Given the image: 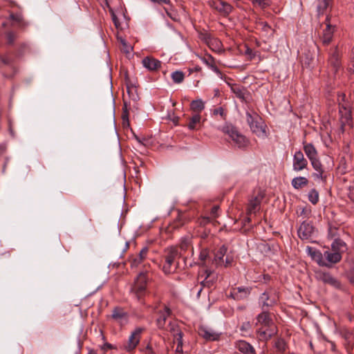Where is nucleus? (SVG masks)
<instances>
[{
  "label": "nucleus",
  "mask_w": 354,
  "mask_h": 354,
  "mask_svg": "<svg viewBox=\"0 0 354 354\" xmlns=\"http://www.w3.org/2000/svg\"><path fill=\"white\" fill-rule=\"evenodd\" d=\"M263 198V194L261 193H258L257 195L252 196L249 200L247 207L248 217L245 219L246 222L249 223L250 221V216H252V214L255 215L260 210Z\"/></svg>",
  "instance_id": "obj_3"
},
{
  "label": "nucleus",
  "mask_w": 354,
  "mask_h": 354,
  "mask_svg": "<svg viewBox=\"0 0 354 354\" xmlns=\"http://www.w3.org/2000/svg\"><path fill=\"white\" fill-rule=\"evenodd\" d=\"M268 299V295L266 294V293H263L261 297V299L263 301V306H270L272 305L273 303H270V304H268V303H266L264 301L265 299Z\"/></svg>",
  "instance_id": "obj_50"
},
{
  "label": "nucleus",
  "mask_w": 354,
  "mask_h": 354,
  "mask_svg": "<svg viewBox=\"0 0 354 354\" xmlns=\"http://www.w3.org/2000/svg\"><path fill=\"white\" fill-rule=\"evenodd\" d=\"M200 59L209 68L214 71L218 77H221V72L216 66L215 60L212 55H206L204 57H201Z\"/></svg>",
  "instance_id": "obj_12"
},
{
  "label": "nucleus",
  "mask_w": 354,
  "mask_h": 354,
  "mask_svg": "<svg viewBox=\"0 0 354 354\" xmlns=\"http://www.w3.org/2000/svg\"><path fill=\"white\" fill-rule=\"evenodd\" d=\"M335 28V26L330 25L328 17H327L326 26V28L323 30V35L322 37V39L324 44H328L331 41Z\"/></svg>",
  "instance_id": "obj_14"
},
{
  "label": "nucleus",
  "mask_w": 354,
  "mask_h": 354,
  "mask_svg": "<svg viewBox=\"0 0 354 354\" xmlns=\"http://www.w3.org/2000/svg\"><path fill=\"white\" fill-rule=\"evenodd\" d=\"M315 277L317 280L321 281L325 283L336 286L337 281L328 273L321 270L315 272Z\"/></svg>",
  "instance_id": "obj_15"
},
{
  "label": "nucleus",
  "mask_w": 354,
  "mask_h": 354,
  "mask_svg": "<svg viewBox=\"0 0 354 354\" xmlns=\"http://www.w3.org/2000/svg\"><path fill=\"white\" fill-rule=\"evenodd\" d=\"M324 256L326 258V259L327 260V262H326L328 264L327 266H328L329 264L336 263L339 262L342 259V255L340 254V253L339 252H337L336 250H335L334 252L326 251L324 253Z\"/></svg>",
  "instance_id": "obj_19"
},
{
  "label": "nucleus",
  "mask_w": 354,
  "mask_h": 354,
  "mask_svg": "<svg viewBox=\"0 0 354 354\" xmlns=\"http://www.w3.org/2000/svg\"><path fill=\"white\" fill-rule=\"evenodd\" d=\"M245 53L249 57L250 59H253L255 57V53L250 48H247Z\"/></svg>",
  "instance_id": "obj_48"
},
{
  "label": "nucleus",
  "mask_w": 354,
  "mask_h": 354,
  "mask_svg": "<svg viewBox=\"0 0 354 354\" xmlns=\"http://www.w3.org/2000/svg\"><path fill=\"white\" fill-rule=\"evenodd\" d=\"M209 258V252L207 249H203L199 254V262L198 264L201 266L206 265V261Z\"/></svg>",
  "instance_id": "obj_36"
},
{
  "label": "nucleus",
  "mask_w": 354,
  "mask_h": 354,
  "mask_svg": "<svg viewBox=\"0 0 354 354\" xmlns=\"http://www.w3.org/2000/svg\"><path fill=\"white\" fill-rule=\"evenodd\" d=\"M201 123V117L199 113H196L189 119L187 128L189 130H198Z\"/></svg>",
  "instance_id": "obj_22"
},
{
  "label": "nucleus",
  "mask_w": 354,
  "mask_h": 354,
  "mask_svg": "<svg viewBox=\"0 0 354 354\" xmlns=\"http://www.w3.org/2000/svg\"><path fill=\"white\" fill-rule=\"evenodd\" d=\"M141 262H139V257L135 258L132 263H131V266H137L138 264H140Z\"/></svg>",
  "instance_id": "obj_52"
},
{
  "label": "nucleus",
  "mask_w": 354,
  "mask_h": 354,
  "mask_svg": "<svg viewBox=\"0 0 354 354\" xmlns=\"http://www.w3.org/2000/svg\"><path fill=\"white\" fill-rule=\"evenodd\" d=\"M308 200L313 204H316L319 201V193L315 189H312L308 193Z\"/></svg>",
  "instance_id": "obj_35"
},
{
  "label": "nucleus",
  "mask_w": 354,
  "mask_h": 354,
  "mask_svg": "<svg viewBox=\"0 0 354 354\" xmlns=\"http://www.w3.org/2000/svg\"><path fill=\"white\" fill-rule=\"evenodd\" d=\"M331 0H321L317 5V12L319 15L323 14L326 8L330 5Z\"/></svg>",
  "instance_id": "obj_31"
},
{
  "label": "nucleus",
  "mask_w": 354,
  "mask_h": 354,
  "mask_svg": "<svg viewBox=\"0 0 354 354\" xmlns=\"http://www.w3.org/2000/svg\"><path fill=\"white\" fill-rule=\"evenodd\" d=\"M306 250L308 254L310 256L312 259L315 261L319 266H328V264L323 259V255L321 252L309 246L306 248Z\"/></svg>",
  "instance_id": "obj_11"
},
{
  "label": "nucleus",
  "mask_w": 354,
  "mask_h": 354,
  "mask_svg": "<svg viewBox=\"0 0 354 354\" xmlns=\"http://www.w3.org/2000/svg\"><path fill=\"white\" fill-rule=\"evenodd\" d=\"M8 39L10 43H12L15 39V36L12 33H8Z\"/></svg>",
  "instance_id": "obj_54"
},
{
  "label": "nucleus",
  "mask_w": 354,
  "mask_h": 354,
  "mask_svg": "<svg viewBox=\"0 0 354 354\" xmlns=\"http://www.w3.org/2000/svg\"><path fill=\"white\" fill-rule=\"evenodd\" d=\"M148 249L147 248H144L142 249V250L140 252L139 254V262H141L143 259L145 258L147 253Z\"/></svg>",
  "instance_id": "obj_46"
},
{
  "label": "nucleus",
  "mask_w": 354,
  "mask_h": 354,
  "mask_svg": "<svg viewBox=\"0 0 354 354\" xmlns=\"http://www.w3.org/2000/svg\"><path fill=\"white\" fill-rule=\"evenodd\" d=\"M216 0H213V1H209V6H210L212 8H214V9L217 10V6H218V4H217V3H216Z\"/></svg>",
  "instance_id": "obj_53"
},
{
  "label": "nucleus",
  "mask_w": 354,
  "mask_h": 354,
  "mask_svg": "<svg viewBox=\"0 0 354 354\" xmlns=\"http://www.w3.org/2000/svg\"><path fill=\"white\" fill-rule=\"evenodd\" d=\"M170 315V309L165 306L162 311L160 312V315L157 319V325L159 328H162L165 325L167 317Z\"/></svg>",
  "instance_id": "obj_26"
},
{
  "label": "nucleus",
  "mask_w": 354,
  "mask_h": 354,
  "mask_svg": "<svg viewBox=\"0 0 354 354\" xmlns=\"http://www.w3.org/2000/svg\"><path fill=\"white\" fill-rule=\"evenodd\" d=\"M237 292H234L236 299L245 297L250 294V289L248 288L239 287L236 288Z\"/></svg>",
  "instance_id": "obj_33"
},
{
  "label": "nucleus",
  "mask_w": 354,
  "mask_h": 354,
  "mask_svg": "<svg viewBox=\"0 0 354 354\" xmlns=\"http://www.w3.org/2000/svg\"><path fill=\"white\" fill-rule=\"evenodd\" d=\"M238 349L245 354H254V348L245 341L241 340L237 343Z\"/></svg>",
  "instance_id": "obj_24"
},
{
  "label": "nucleus",
  "mask_w": 354,
  "mask_h": 354,
  "mask_svg": "<svg viewBox=\"0 0 354 354\" xmlns=\"http://www.w3.org/2000/svg\"><path fill=\"white\" fill-rule=\"evenodd\" d=\"M169 326L170 331L173 333V335H174V338L176 339V337H177V333H178L177 332V328L179 330H180L179 329V327L178 326V325H176L175 324H171V323L169 324Z\"/></svg>",
  "instance_id": "obj_44"
},
{
  "label": "nucleus",
  "mask_w": 354,
  "mask_h": 354,
  "mask_svg": "<svg viewBox=\"0 0 354 354\" xmlns=\"http://www.w3.org/2000/svg\"><path fill=\"white\" fill-rule=\"evenodd\" d=\"M274 348L279 353H283L286 349L285 341L282 339H278L274 342Z\"/></svg>",
  "instance_id": "obj_38"
},
{
  "label": "nucleus",
  "mask_w": 354,
  "mask_h": 354,
  "mask_svg": "<svg viewBox=\"0 0 354 354\" xmlns=\"http://www.w3.org/2000/svg\"><path fill=\"white\" fill-rule=\"evenodd\" d=\"M151 348H149V346H147V347L146 348V351H147L149 353H151Z\"/></svg>",
  "instance_id": "obj_59"
},
{
  "label": "nucleus",
  "mask_w": 354,
  "mask_h": 354,
  "mask_svg": "<svg viewBox=\"0 0 354 354\" xmlns=\"http://www.w3.org/2000/svg\"><path fill=\"white\" fill-rule=\"evenodd\" d=\"M350 71H351V72L354 73V62H353L352 66L350 67Z\"/></svg>",
  "instance_id": "obj_58"
},
{
  "label": "nucleus",
  "mask_w": 354,
  "mask_h": 354,
  "mask_svg": "<svg viewBox=\"0 0 354 354\" xmlns=\"http://www.w3.org/2000/svg\"><path fill=\"white\" fill-rule=\"evenodd\" d=\"M333 250L336 251L342 250L345 248V243L340 239H335L331 244Z\"/></svg>",
  "instance_id": "obj_37"
},
{
  "label": "nucleus",
  "mask_w": 354,
  "mask_h": 354,
  "mask_svg": "<svg viewBox=\"0 0 354 354\" xmlns=\"http://www.w3.org/2000/svg\"><path fill=\"white\" fill-rule=\"evenodd\" d=\"M171 78L175 83H181L185 77L184 73L180 71H176L171 73Z\"/></svg>",
  "instance_id": "obj_34"
},
{
  "label": "nucleus",
  "mask_w": 354,
  "mask_h": 354,
  "mask_svg": "<svg viewBox=\"0 0 354 354\" xmlns=\"http://www.w3.org/2000/svg\"><path fill=\"white\" fill-rule=\"evenodd\" d=\"M250 328V324L249 322H246L245 324H243V326H241V330H247V329H249Z\"/></svg>",
  "instance_id": "obj_55"
},
{
  "label": "nucleus",
  "mask_w": 354,
  "mask_h": 354,
  "mask_svg": "<svg viewBox=\"0 0 354 354\" xmlns=\"http://www.w3.org/2000/svg\"><path fill=\"white\" fill-rule=\"evenodd\" d=\"M142 64L145 68L151 71H156L161 66V62L152 57H145L142 60Z\"/></svg>",
  "instance_id": "obj_10"
},
{
  "label": "nucleus",
  "mask_w": 354,
  "mask_h": 354,
  "mask_svg": "<svg viewBox=\"0 0 354 354\" xmlns=\"http://www.w3.org/2000/svg\"><path fill=\"white\" fill-rule=\"evenodd\" d=\"M147 277L145 273H140L134 282L133 290L137 292H143L147 286Z\"/></svg>",
  "instance_id": "obj_13"
},
{
  "label": "nucleus",
  "mask_w": 354,
  "mask_h": 354,
  "mask_svg": "<svg viewBox=\"0 0 354 354\" xmlns=\"http://www.w3.org/2000/svg\"><path fill=\"white\" fill-rule=\"evenodd\" d=\"M349 196L353 201H354V188L350 189Z\"/></svg>",
  "instance_id": "obj_56"
},
{
  "label": "nucleus",
  "mask_w": 354,
  "mask_h": 354,
  "mask_svg": "<svg viewBox=\"0 0 354 354\" xmlns=\"http://www.w3.org/2000/svg\"><path fill=\"white\" fill-rule=\"evenodd\" d=\"M143 331V328L140 327L136 328L130 335L128 339L127 344L124 346V348L127 351L133 350L140 340V335Z\"/></svg>",
  "instance_id": "obj_5"
},
{
  "label": "nucleus",
  "mask_w": 354,
  "mask_h": 354,
  "mask_svg": "<svg viewBox=\"0 0 354 354\" xmlns=\"http://www.w3.org/2000/svg\"><path fill=\"white\" fill-rule=\"evenodd\" d=\"M177 332H178L177 337L175 339V341H176V343H177L176 352L178 353H183V334H182V332L180 330H179L178 328H177Z\"/></svg>",
  "instance_id": "obj_30"
},
{
  "label": "nucleus",
  "mask_w": 354,
  "mask_h": 354,
  "mask_svg": "<svg viewBox=\"0 0 354 354\" xmlns=\"http://www.w3.org/2000/svg\"><path fill=\"white\" fill-rule=\"evenodd\" d=\"M216 3L218 4L217 6V10L219 12L228 14L232 11V6L230 4L221 0H216Z\"/></svg>",
  "instance_id": "obj_29"
},
{
  "label": "nucleus",
  "mask_w": 354,
  "mask_h": 354,
  "mask_svg": "<svg viewBox=\"0 0 354 354\" xmlns=\"http://www.w3.org/2000/svg\"><path fill=\"white\" fill-rule=\"evenodd\" d=\"M277 333L275 325H270V327L261 326L257 331L258 337L261 341H267Z\"/></svg>",
  "instance_id": "obj_7"
},
{
  "label": "nucleus",
  "mask_w": 354,
  "mask_h": 354,
  "mask_svg": "<svg viewBox=\"0 0 354 354\" xmlns=\"http://www.w3.org/2000/svg\"><path fill=\"white\" fill-rule=\"evenodd\" d=\"M226 252L227 248L225 246H222L216 252L213 261V263H215L216 266H221V263H223V259Z\"/></svg>",
  "instance_id": "obj_23"
},
{
  "label": "nucleus",
  "mask_w": 354,
  "mask_h": 354,
  "mask_svg": "<svg viewBox=\"0 0 354 354\" xmlns=\"http://www.w3.org/2000/svg\"><path fill=\"white\" fill-rule=\"evenodd\" d=\"M314 227L308 222H303L299 226L297 233L300 239L303 240H308L313 238L315 234Z\"/></svg>",
  "instance_id": "obj_4"
},
{
  "label": "nucleus",
  "mask_w": 354,
  "mask_h": 354,
  "mask_svg": "<svg viewBox=\"0 0 354 354\" xmlns=\"http://www.w3.org/2000/svg\"><path fill=\"white\" fill-rule=\"evenodd\" d=\"M257 324L261 326L270 327V325H275L270 319L269 315L265 312L259 314L257 317Z\"/></svg>",
  "instance_id": "obj_21"
},
{
  "label": "nucleus",
  "mask_w": 354,
  "mask_h": 354,
  "mask_svg": "<svg viewBox=\"0 0 354 354\" xmlns=\"http://www.w3.org/2000/svg\"><path fill=\"white\" fill-rule=\"evenodd\" d=\"M246 120L252 131L258 137L266 138L267 136L266 126L258 115H252L250 113H247Z\"/></svg>",
  "instance_id": "obj_1"
},
{
  "label": "nucleus",
  "mask_w": 354,
  "mask_h": 354,
  "mask_svg": "<svg viewBox=\"0 0 354 354\" xmlns=\"http://www.w3.org/2000/svg\"><path fill=\"white\" fill-rule=\"evenodd\" d=\"M304 151L309 160L318 158L317 151L311 143L304 144Z\"/></svg>",
  "instance_id": "obj_20"
},
{
  "label": "nucleus",
  "mask_w": 354,
  "mask_h": 354,
  "mask_svg": "<svg viewBox=\"0 0 354 354\" xmlns=\"http://www.w3.org/2000/svg\"><path fill=\"white\" fill-rule=\"evenodd\" d=\"M219 209V207L217 206V205H215L212 208V210H211V214H212V216L214 217V218H216L218 216V211Z\"/></svg>",
  "instance_id": "obj_47"
},
{
  "label": "nucleus",
  "mask_w": 354,
  "mask_h": 354,
  "mask_svg": "<svg viewBox=\"0 0 354 354\" xmlns=\"http://www.w3.org/2000/svg\"><path fill=\"white\" fill-rule=\"evenodd\" d=\"M233 259L232 257L226 256L225 259H223V263H221V266L227 267L232 264Z\"/></svg>",
  "instance_id": "obj_45"
},
{
  "label": "nucleus",
  "mask_w": 354,
  "mask_h": 354,
  "mask_svg": "<svg viewBox=\"0 0 354 354\" xmlns=\"http://www.w3.org/2000/svg\"><path fill=\"white\" fill-rule=\"evenodd\" d=\"M165 255V261L168 264H173L176 266V259L179 257L180 254L178 250L174 247H171L167 249Z\"/></svg>",
  "instance_id": "obj_16"
},
{
  "label": "nucleus",
  "mask_w": 354,
  "mask_h": 354,
  "mask_svg": "<svg viewBox=\"0 0 354 354\" xmlns=\"http://www.w3.org/2000/svg\"><path fill=\"white\" fill-rule=\"evenodd\" d=\"M111 348L112 345L109 343H104L101 347L102 350H103L104 351H106L108 349H111Z\"/></svg>",
  "instance_id": "obj_51"
},
{
  "label": "nucleus",
  "mask_w": 354,
  "mask_h": 354,
  "mask_svg": "<svg viewBox=\"0 0 354 354\" xmlns=\"http://www.w3.org/2000/svg\"><path fill=\"white\" fill-rule=\"evenodd\" d=\"M339 53H337V50L335 49L329 57V62L335 68H337L339 65Z\"/></svg>",
  "instance_id": "obj_32"
},
{
  "label": "nucleus",
  "mask_w": 354,
  "mask_h": 354,
  "mask_svg": "<svg viewBox=\"0 0 354 354\" xmlns=\"http://www.w3.org/2000/svg\"><path fill=\"white\" fill-rule=\"evenodd\" d=\"M118 40L122 46V50L126 53H129L133 50V47L128 44L127 41L122 37H118Z\"/></svg>",
  "instance_id": "obj_39"
},
{
  "label": "nucleus",
  "mask_w": 354,
  "mask_h": 354,
  "mask_svg": "<svg viewBox=\"0 0 354 354\" xmlns=\"http://www.w3.org/2000/svg\"><path fill=\"white\" fill-rule=\"evenodd\" d=\"M224 133L228 135L234 145L238 147H245L248 144L247 138L241 134L233 126L226 124L221 128H218Z\"/></svg>",
  "instance_id": "obj_2"
},
{
  "label": "nucleus",
  "mask_w": 354,
  "mask_h": 354,
  "mask_svg": "<svg viewBox=\"0 0 354 354\" xmlns=\"http://www.w3.org/2000/svg\"><path fill=\"white\" fill-rule=\"evenodd\" d=\"M308 165L307 160L304 158L303 153L301 151H297L292 160V167L296 171H299L304 169Z\"/></svg>",
  "instance_id": "obj_6"
},
{
  "label": "nucleus",
  "mask_w": 354,
  "mask_h": 354,
  "mask_svg": "<svg viewBox=\"0 0 354 354\" xmlns=\"http://www.w3.org/2000/svg\"><path fill=\"white\" fill-rule=\"evenodd\" d=\"M205 101H203L202 99H196L191 102L190 109L193 111L197 112L198 113L205 109Z\"/></svg>",
  "instance_id": "obj_27"
},
{
  "label": "nucleus",
  "mask_w": 354,
  "mask_h": 354,
  "mask_svg": "<svg viewBox=\"0 0 354 354\" xmlns=\"http://www.w3.org/2000/svg\"><path fill=\"white\" fill-rule=\"evenodd\" d=\"M206 273H207V277H209L210 274V272L206 270Z\"/></svg>",
  "instance_id": "obj_60"
},
{
  "label": "nucleus",
  "mask_w": 354,
  "mask_h": 354,
  "mask_svg": "<svg viewBox=\"0 0 354 354\" xmlns=\"http://www.w3.org/2000/svg\"><path fill=\"white\" fill-rule=\"evenodd\" d=\"M269 0H252V3L255 6H259L260 8H266L269 5Z\"/></svg>",
  "instance_id": "obj_40"
},
{
  "label": "nucleus",
  "mask_w": 354,
  "mask_h": 354,
  "mask_svg": "<svg viewBox=\"0 0 354 354\" xmlns=\"http://www.w3.org/2000/svg\"><path fill=\"white\" fill-rule=\"evenodd\" d=\"M310 161L311 165L313 166L314 169L316 171V173L314 174L315 178H316L317 179L323 180L324 170L322 169V165L320 160H319V158H315Z\"/></svg>",
  "instance_id": "obj_18"
},
{
  "label": "nucleus",
  "mask_w": 354,
  "mask_h": 354,
  "mask_svg": "<svg viewBox=\"0 0 354 354\" xmlns=\"http://www.w3.org/2000/svg\"><path fill=\"white\" fill-rule=\"evenodd\" d=\"M112 317L120 325H125L129 320L128 314L123 309L120 308H114Z\"/></svg>",
  "instance_id": "obj_9"
},
{
  "label": "nucleus",
  "mask_w": 354,
  "mask_h": 354,
  "mask_svg": "<svg viewBox=\"0 0 354 354\" xmlns=\"http://www.w3.org/2000/svg\"><path fill=\"white\" fill-rule=\"evenodd\" d=\"M339 115H340L341 129H342V131H344L346 126L351 127V124H352L351 111L348 108H346L345 106H342L339 108Z\"/></svg>",
  "instance_id": "obj_8"
},
{
  "label": "nucleus",
  "mask_w": 354,
  "mask_h": 354,
  "mask_svg": "<svg viewBox=\"0 0 354 354\" xmlns=\"http://www.w3.org/2000/svg\"><path fill=\"white\" fill-rule=\"evenodd\" d=\"M112 18H113V21L115 26L118 27V20H117V18H116V17H115V15L114 14L113 15Z\"/></svg>",
  "instance_id": "obj_57"
},
{
  "label": "nucleus",
  "mask_w": 354,
  "mask_h": 354,
  "mask_svg": "<svg viewBox=\"0 0 354 354\" xmlns=\"http://www.w3.org/2000/svg\"><path fill=\"white\" fill-rule=\"evenodd\" d=\"M198 333L200 335L207 340H216L218 337V334L211 328L205 326H201Z\"/></svg>",
  "instance_id": "obj_17"
},
{
  "label": "nucleus",
  "mask_w": 354,
  "mask_h": 354,
  "mask_svg": "<svg viewBox=\"0 0 354 354\" xmlns=\"http://www.w3.org/2000/svg\"><path fill=\"white\" fill-rule=\"evenodd\" d=\"M213 115H219L223 120H225L226 118V114L224 112V109L223 107H219L218 109H216L213 111Z\"/></svg>",
  "instance_id": "obj_42"
},
{
  "label": "nucleus",
  "mask_w": 354,
  "mask_h": 354,
  "mask_svg": "<svg viewBox=\"0 0 354 354\" xmlns=\"http://www.w3.org/2000/svg\"><path fill=\"white\" fill-rule=\"evenodd\" d=\"M207 44L210 49H212L213 51L221 52L222 50L221 41L217 38H208L207 40Z\"/></svg>",
  "instance_id": "obj_25"
},
{
  "label": "nucleus",
  "mask_w": 354,
  "mask_h": 354,
  "mask_svg": "<svg viewBox=\"0 0 354 354\" xmlns=\"http://www.w3.org/2000/svg\"><path fill=\"white\" fill-rule=\"evenodd\" d=\"M153 3H156L158 4H169L170 3L169 0H150Z\"/></svg>",
  "instance_id": "obj_49"
},
{
  "label": "nucleus",
  "mask_w": 354,
  "mask_h": 354,
  "mask_svg": "<svg viewBox=\"0 0 354 354\" xmlns=\"http://www.w3.org/2000/svg\"><path fill=\"white\" fill-rule=\"evenodd\" d=\"M176 268L175 265L173 264H168L167 262L165 261V264L163 265V271L167 273H171Z\"/></svg>",
  "instance_id": "obj_43"
},
{
  "label": "nucleus",
  "mask_w": 354,
  "mask_h": 354,
  "mask_svg": "<svg viewBox=\"0 0 354 354\" xmlns=\"http://www.w3.org/2000/svg\"><path fill=\"white\" fill-rule=\"evenodd\" d=\"M308 179L304 176L294 178L291 184L295 189H300L308 184Z\"/></svg>",
  "instance_id": "obj_28"
},
{
  "label": "nucleus",
  "mask_w": 354,
  "mask_h": 354,
  "mask_svg": "<svg viewBox=\"0 0 354 354\" xmlns=\"http://www.w3.org/2000/svg\"><path fill=\"white\" fill-rule=\"evenodd\" d=\"M191 240L189 238H184L181 240L180 243V247L181 250H186L188 247L190 245Z\"/></svg>",
  "instance_id": "obj_41"
}]
</instances>
